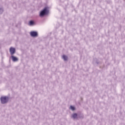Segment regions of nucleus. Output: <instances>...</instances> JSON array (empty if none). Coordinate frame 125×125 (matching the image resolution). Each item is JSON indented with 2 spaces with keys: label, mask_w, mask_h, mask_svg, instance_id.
<instances>
[{
  "label": "nucleus",
  "mask_w": 125,
  "mask_h": 125,
  "mask_svg": "<svg viewBox=\"0 0 125 125\" xmlns=\"http://www.w3.org/2000/svg\"><path fill=\"white\" fill-rule=\"evenodd\" d=\"M48 12V11L47 10V8H44L42 11L40 13V16H43L45 15Z\"/></svg>",
  "instance_id": "f257e3e1"
},
{
  "label": "nucleus",
  "mask_w": 125,
  "mask_h": 125,
  "mask_svg": "<svg viewBox=\"0 0 125 125\" xmlns=\"http://www.w3.org/2000/svg\"><path fill=\"white\" fill-rule=\"evenodd\" d=\"M2 104H5L8 101V98L7 97H1L0 98Z\"/></svg>",
  "instance_id": "f03ea898"
},
{
  "label": "nucleus",
  "mask_w": 125,
  "mask_h": 125,
  "mask_svg": "<svg viewBox=\"0 0 125 125\" xmlns=\"http://www.w3.org/2000/svg\"><path fill=\"white\" fill-rule=\"evenodd\" d=\"M15 51H16V50L15 48H13L12 47L10 48V52L11 55L12 56L13 55V54L15 53Z\"/></svg>",
  "instance_id": "7ed1b4c3"
},
{
  "label": "nucleus",
  "mask_w": 125,
  "mask_h": 125,
  "mask_svg": "<svg viewBox=\"0 0 125 125\" xmlns=\"http://www.w3.org/2000/svg\"><path fill=\"white\" fill-rule=\"evenodd\" d=\"M31 37H38V33L37 32L32 31L30 32Z\"/></svg>",
  "instance_id": "20e7f679"
},
{
  "label": "nucleus",
  "mask_w": 125,
  "mask_h": 125,
  "mask_svg": "<svg viewBox=\"0 0 125 125\" xmlns=\"http://www.w3.org/2000/svg\"><path fill=\"white\" fill-rule=\"evenodd\" d=\"M11 58H12L13 61H14V62H16V61H18V59L13 55L11 56Z\"/></svg>",
  "instance_id": "39448f33"
},
{
  "label": "nucleus",
  "mask_w": 125,
  "mask_h": 125,
  "mask_svg": "<svg viewBox=\"0 0 125 125\" xmlns=\"http://www.w3.org/2000/svg\"><path fill=\"white\" fill-rule=\"evenodd\" d=\"M62 58H63V59L65 61L68 60V57H67L66 56L63 55V56H62Z\"/></svg>",
  "instance_id": "423d86ee"
},
{
  "label": "nucleus",
  "mask_w": 125,
  "mask_h": 125,
  "mask_svg": "<svg viewBox=\"0 0 125 125\" xmlns=\"http://www.w3.org/2000/svg\"><path fill=\"white\" fill-rule=\"evenodd\" d=\"M78 117V114L77 113H74L72 115V117L73 119H76Z\"/></svg>",
  "instance_id": "0eeeda50"
},
{
  "label": "nucleus",
  "mask_w": 125,
  "mask_h": 125,
  "mask_svg": "<svg viewBox=\"0 0 125 125\" xmlns=\"http://www.w3.org/2000/svg\"><path fill=\"white\" fill-rule=\"evenodd\" d=\"M29 25H34V21H29Z\"/></svg>",
  "instance_id": "6e6552de"
},
{
  "label": "nucleus",
  "mask_w": 125,
  "mask_h": 125,
  "mask_svg": "<svg viewBox=\"0 0 125 125\" xmlns=\"http://www.w3.org/2000/svg\"><path fill=\"white\" fill-rule=\"evenodd\" d=\"M70 109H71V110H72V111H74V110H75V107H74L73 106H70Z\"/></svg>",
  "instance_id": "1a4fd4ad"
},
{
  "label": "nucleus",
  "mask_w": 125,
  "mask_h": 125,
  "mask_svg": "<svg viewBox=\"0 0 125 125\" xmlns=\"http://www.w3.org/2000/svg\"><path fill=\"white\" fill-rule=\"evenodd\" d=\"M0 10H1V9H0Z\"/></svg>",
  "instance_id": "9d476101"
}]
</instances>
